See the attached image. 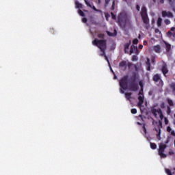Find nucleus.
Returning a JSON list of instances; mask_svg holds the SVG:
<instances>
[{
    "label": "nucleus",
    "instance_id": "f257e3e1",
    "mask_svg": "<svg viewBox=\"0 0 175 175\" xmlns=\"http://www.w3.org/2000/svg\"><path fill=\"white\" fill-rule=\"evenodd\" d=\"M92 44H94V46H96L100 50V51L102 52L101 56L105 57L106 61L108 62L109 65H110V62H109V58L106 55V49H107V40L95 38L92 41Z\"/></svg>",
    "mask_w": 175,
    "mask_h": 175
},
{
    "label": "nucleus",
    "instance_id": "f03ea898",
    "mask_svg": "<svg viewBox=\"0 0 175 175\" xmlns=\"http://www.w3.org/2000/svg\"><path fill=\"white\" fill-rule=\"evenodd\" d=\"M140 14L146 29H150V18L145 5L142 7Z\"/></svg>",
    "mask_w": 175,
    "mask_h": 175
},
{
    "label": "nucleus",
    "instance_id": "7ed1b4c3",
    "mask_svg": "<svg viewBox=\"0 0 175 175\" xmlns=\"http://www.w3.org/2000/svg\"><path fill=\"white\" fill-rule=\"evenodd\" d=\"M139 79V76L136 72L133 73L132 76L130 78V84L129 88L131 91H137L139 90V85L136 83L137 81V79Z\"/></svg>",
    "mask_w": 175,
    "mask_h": 175
},
{
    "label": "nucleus",
    "instance_id": "20e7f679",
    "mask_svg": "<svg viewBox=\"0 0 175 175\" xmlns=\"http://www.w3.org/2000/svg\"><path fill=\"white\" fill-rule=\"evenodd\" d=\"M128 79H129V76L124 75L119 81V85L121 88V93L124 94V91H126L128 90Z\"/></svg>",
    "mask_w": 175,
    "mask_h": 175
},
{
    "label": "nucleus",
    "instance_id": "39448f33",
    "mask_svg": "<svg viewBox=\"0 0 175 175\" xmlns=\"http://www.w3.org/2000/svg\"><path fill=\"white\" fill-rule=\"evenodd\" d=\"M167 148V145L161 143L159 146V150H158V154L160 156L161 158H166L167 155L166 154L163 153L165 152V150Z\"/></svg>",
    "mask_w": 175,
    "mask_h": 175
},
{
    "label": "nucleus",
    "instance_id": "423d86ee",
    "mask_svg": "<svg viewBox=\"0 0 175 175\" xmlns=\"http://www.w3.org/2000/svg\"><path fill=\"white\" fill-rule=\"evenodd\" d=\"M118 23L120 28H125L126 25V16L122 14H120L118 16Z\"/></svg>",
    "mask_w": 175,
    "mask_h": 175
},
{
    "label": "nucleus",
    "instance_id": "0eeeda50",
    "mask_svg": "<svg viewBox=\"0 0 175 175\" xmlns=\"http://www.w3.org/2000/svg\"><path fill=\"white\" fill-rule=\"evenodd\" d=\"M152 81L156 83L158 87H163V80L161 77V75L156 74L152 77Z\"/></svg>",
    "mask_w": 175,
    "mask_h": 175
},
{
    "label": "nucleus",
    "instance_id": "6e6552de",
    "mask_svg": "<svg viewBox=\"0 0 175 175\" xmlns=\"http://www.w3.org/2000/svg\"><path fill=\"white\" fill-rule=\"evenodd\" d=\"M139 96H138V106L139 107H142V105H143V103H144V94H143V89H140V91L139 92L138 94Z\"/></svg>",
    "mask_w": 175,
    "mask_h": 175
},
{
    "label": "nucleus",
    "instance_id": "1a4fd4ad",
    "mask_svg": "<svg viewBox=\"0 0 175 175\" xmlns=\"http://www.w3.org/2000/svg\"><path fill=\"white\" fill-rule=\"evenodd\" d=\"M131 65H132V63L126 64V62L125 61H122L119 64L120 68H123L124 70H126V66H128V68H131Z\"/></svg>",
    "mask_w": 175,
    "mask_h": 175
},
{
    "label": "nucleus",
    "instance_id": "9d476101",
    "mask_svg": "<svg viewBox=\"0 0 175 175\" xmlns=\"http://www.w3.org/2000/svg\"><path fill=\"white\" fill-rule=\"evenodd\" d=\"M161 72L163 75H164L165 77H166V75L169 73V70L167 69V64H166V63L165 62L163 64V66L161 67Z\"/></svg>",
    "mask_w": 175,
    "mask_h": 175
},
{
    "label": "nucleus",
    "instance_id": "9b49d317",
    "mask_svg": "<svg viewBox=\"0 0 175 175\" xmlns=\"http://www.w3.org/2000/svg\"><path fill=\"white\" fill-rule=\"evenodd\" d=\"M162 17H168L169 18H173V13L170 12L162 11Z\"/></svg>",
    "mask_w": 175,
    "mask_h": 175
},
{
    "label": "nucleus",
    "instance_id": "f8f14e48",
    "mask_svg": "<svg viewBox=\"0 0 175 175\" xmlns=\"http://www.w3.org/2000/svg\"><path fill=\"white\" fill-rule=\"evenodd\" d=\"M150 111L152 114L154 116V117H155V118L158 117V114L159 113V109H155V106H153V107H151ZM157 113H158V114H157Z\"/></svg>",
    "mask_w": 175,
    "mask_h": 175
},
{
    "label": "nucleus",
    "instance_id": "ddd939ff",
    "mask_svg": "<svg viewBox=\"0 0 175 175\" xmlns=\"http://www.w3.org/2000/svg\"><path fill=\"white\" fill-rule=\"evenodd\" d=\"M150 58L146 59V70L150 72L151 70V63L150 62Z\"/></svg>",
    "mask_w": 175,
    "mask_h": 175
},
{
    "label": "nucleus",
    "instance_id": "4468645a",
    "mask_svg": "<svg viewBox=\"0 0 175 175\" xmlns=\"http://www.w3.org/2000/svg\"><path fill=\"white\" fill-rule=\"evenodd\" d=\"M131 46V41L129 42H127L124 44V53L126 54H129V46Z\"/></svg>",
    "mask_w": 175,
    "mask_h": 175
},
{
    "label": "nucleus",
    "instance_id": "2eb2a0df",
    "mask_svg": "<svg viewBox=\"0 0 175 175\" xmlns=\"http://www.w3.org/2000/svg\"><path fill=\"white\" fill-rule=\"evenodd\" d=\"M153 50L155 51V53H161V45H155L153 46Z\"/></svg>",
    "mask_w": 175,
    "mask_h": 175
},
{
    "label": "nucleus",
    "instance_id": "dca6fc26",
    "mask_svg": "<svg viewBox=\"0 0 175 175\" xmlns=\"http://www.w3.org/2000/svg\"><path fill=\"white\" fill-rule=\"evenodd\" d=\"M164 43L165 44L166 51H167V53H169V51H170V49H172V45H170V44H169L165 41H164Z\"/></svg>",
    "mask_w": 175,
    "mask_h": 175
},
{
    "label": "nucleus",
    "instance_id": "f3484780",
    "mask_svg": "<svg viewBox=\"0 0 175 175\" xmlns=\"http://www.w3.org/2000/svg\"><path fill=\"white\" fill-rule=\"evenodd\" d=\"M167 102L171 107H173L174 106V103L173 102L172 99L167 98Z\"/></svg>",
    "mask_w": 175,
    "mask_h": 175
},
{
    "label": "nucleus",
    "instance_id": "a211bd4d",
    "mask_svg": "<svg viewBox=\"0 0 175 175\" xmlns=\"http://www.w3.org/2000/svg\"><path fill=\"white\" fill-rule=\"evenodd\" d=\"M156 132H157L156 135L157 139H158V140H161V129H156Z\"/></svg>",
    "mask_w": 175,
    "mask_h": 175
},
{
    "label": "nucleus",
    "instance_id": "6ab92c4d",
    "mask_svg": "<svg viewBox=\"0 0 175 175\" xmlns=\"http://www.w3.org/2000/svg\"><path fill=\"white\" fill-rule=\"evenodd\" d=\"M108 36H117V30H114V33H111L110 31H107Z\"/></svg>",
    "mask_w": 175,
    "mask_h": 175
},
{
    "label": "nucleus",
    "instance_id": "aec40b11",
    "mask_svg": "<svg viewBox=\"0 0 175 175\" xmlns=\"http://www.w3.org/2000/svg\"><path fill=\"white\" fill-rule=\"evenodd\" d=\"M131 96H132V93H125V98L126 99H127V100H131Z\"/></svg>",
    "mask_w": 175,
    "mask_h": 175
},
{
    "label": "nucleus",
    "instance_id": "412c9836",
    "mask_svg": "<svg viewBox=\"0 0 175 175\" xmlns=\"http://www.w3.org/2000/svg\"><path fill=\"white\" fill-rule=\"evenodd\" d=\"M157 24L158 27H161L162 25V18H158Z\"/></svg>",
    "mask_w": 175,
    "mask_h": 175
},
{
    "label": "nucleus",
    "instance_id": "4be33fe9",
    "mask_svg": "<svg viewBox=\"0 0 175 175\" xmlns=\"http://www.w3.org/2000/svg\"><path fill=\"white\" fill-rule=\"evenodd\" d=\"M150 145L152 150H157V144L150 142Z\"/></svg>",
    "mask_w": 175,
    "mask_h": 175
},
{
    "label": "nucleus",
    "instance_id": "5701e85b",
    "mask_svg": "<svg viewBox=\"0 0 175 175\" xmlns=\"http://www.w3.org/2000/svg\"><path fill=\"white\" fill-rule=\"evenodd\" d=\"M75 5L78 9H83V4L79 3L78 1L75 2Z\"/></svg>",
    "mask_w": 175,
    "mask_h": 175
},
{
    "label": "nucleus",
    "instance_id": "b1692460",
    "mask_svg": "<svg viewBox=\"0 0 175 175\" xmlns=\"http://www.w3.org/2000/svg\"><path fill=\"white\" fill-rule=\"evenodd\" d=\"M135 49H136V46H135L134 45H131L130 48V55H132V54H133V51Z\"/></svg>",
    "mask_w": 175,
    "mask_h": 175
},
{
    "label": "nucleus",
    "instance_id": "393cba45",
    "mask_svg": "<svg viewBox=\"0 0 175 175\" xmlns=\"http://www.w3.org/2000/svg\"><path fill=\"white\" fill-rule=\"evenodd\" d=\"M90 8H91V9H93V10H94V12H97L98 13H102V10L96 9L95 5H93V6L92 5V7H90Z\"/></svg>",
    "mask_w": 175,
    "mask_h": 175
},
{
    "label": "nucleus",
    "instance_id": "a878e982",
    "mask_svg": "<svg viewBox=\"0 0 175 175\" xmlns=\"http://www.w3.org/2000/svg\"><path fill=\"white\" fill-rule=\"evenodd\" d=\"M170 88L172 90V92L175 94V83H172L170 84Z\"/></svg>",
    "mask_w": 175,
    "mask_h": 175
},
{
    "label": "nucleus",
    "instance_id": "bb28decb",
    "mask_svg": "<svg viewBox=\"0 0 175 175\" xmlns=\"http://www.w3.org/2000/svg\"><path fill=\"white\" fill-rule=\"evenodd\" d=\"M159 116L160 117V118H163V113H162V109H161V108H159Z\"/></svg>",
    "mask_w": 175,
    "mask_h": 175
},
{
    "label": "nucleus",
    "instance_id": "cd10ccee",
    "mask_svg": "<svg viewBox=\"0 0 175 175\" xmlns=\"http://www.w3.org/2000/svg\"><path fill=\"white\" fill-rule=\"evenodd\" d=\"M116 9V1L113 0L112 5L111 7V10H114Z\"/></svg>",
    "mask_w": 175,
    "mask_h": 175
},
{
    "label": "nucleus",
    "instance_id": "c85d7f7f",
    "mask_svg": "<svg viewBox=\"0 0 175 175\" xmlns=\"http://www.w3.org/2000/svg\"><path fill=\"white\" fill-rule=\"evenodd\" d=\"M78 13L79 16H81V17H84L85 16V14H84V12H83V10H79Z\"/></svg>",
    "mask_w": 175,
    "mask_h": 175
},
{
    "label": "nucleus",
    "instance_id": "c756f323",
    "mask_svg": "<svg viewBox=\"0 0 175 175\" xmlns=\"http://www.w3.org/2000/svg\"><path fill=\"white\" fill-rule=\"evenodd\" d=\"M111 16L112 20H117V16H116V14H114V13L111 12Z\"/></svg>",
    "mask_w": 175,
    "mask_h": 175
},
{
    "label": "nucleus",
    "instance_id": "7c9ffc66",
    "mask_svg": "<svg viewBox=\"0 0 175 175\" xmlns=\"http://www.w3.org/2000/svg\"><path fill=\"white\" fill-rule=\"evenodd\" d=\"M98 38H99V39H104L105 38V34L99 33V34H98Z\"/></svg>",
    "mask_w": 175,
    "mask_h": 175
},
{
    "label": "nucleus",
    "instance_id": "2f4dec72",
    "mask_svg": "<svg viewBox=\"0 0 175 175\" xmlns=\"http://www.w3.org/2000/svg\"><path fill=\"white\" fill-rule=\"evenodd\" d=\"M105 16L107 21H109V18H110V14L109 13H105Z\"/></svg>",
    "mask_w": 175,
    "mask_h": 175
},
{
    "label": "nucleus",
    "instance_id": "473e14b6",
    "mask_svg": "<svg viewBox=\"0 0 175 175\" xmlns=\"http://www.w3.org/2000/svg\"><path fill=\"white\" fill-rule=\"evenodd\" d=\"M151 62L153 65L155 64V56H152L151 57Z\"/></svg>",
    "mask_w": 175,
    "mask_h": 175
},
{
    "label": "nucleus",
    "instance_id": "72a5a7b5",
    "mask_svg": "<svg viewBox=\"0 0 175 175\" xmlns=\"http://www.w3.org/2000/svg\"><path fill=\"white\" fill-rule=\"evenodd\" d=\"M164 23L166 25H169V24H170V20L169 19H165L164 20Z\"/></svg>",
    "mask_w": 175,
    "mask_h": 175
},
{
    "label": "nucleus",
    "instance_id": "f704fd0d",
    "mask_svg": "<svg viewBox=\"0 0 175 175\" xmlns=\"http://www.w3.org/2000/svg\"><path fill=\"white\" fill-rule=\"evenodd\" d=\"M138 43H139V40H137V38L133 40V44H137Z\"/></svg>",
    "mask_w": 175,
    "mask_h": 175
},
{
    "label": "nucleus",
    "instance_id": "c9c22d12",
    "mask_svg": "<svg viewBox=\"0 0 175 175\" xmlns=\"http://www.w3.org/2000/svg\"><path fill=\"white\" fill-rule=\"evenodd\" d=\"M84 1H85V5H87L89 8H92V5L90 3V2H88V1H87V0H84Z\"/></svg>",
    "mask_w": 175,
    "mask_h": 175
},
{
    "label": "nucleus",
    "instance_id": "e433bc0d",
    "mask_svg": "<svg viewBox=\"0 0 175 175\" xmlns=\"http://www.w3.org/2000/svg\"><path fill=\"white\" fill-rule=\"evenodd\" d=\"M167 114H170V113H172V109H170V107H167Z\"/></svg>",
    "mask_w": 175,
    "mask_h": 175
},
{
    "label": "nucleus",
    "instance_id": "4c0bfd02",
    "mask_svg": "<svg viewBox=\"0 0 175 175\" xmlns=\"http://www.w3.org/2000/svg\"><path fill=\"white\" fill-rule=\"evenodd\" d=\"M131 111L132 114H136V113H137V110L136 109H132Z\"/></svg>",
    "mask_w": 175,
    "mask_h": 175
},
{
    "label": "nucleus",
    "instance_id": "58836bf2",
    "mask_svg": "<svg viewBox=\"0 0 175 175\" xmlns=\"http://www.w3.org/2000/svg\"><path fill=\"white\" fill-rule=\"evenodd\" d=\"M132 61H137V56L133 55L132 57Z\"/></svg>",
    "mask_w": 175,
    "mask_h": 175
},
{
    "label": "nucleus",
    "instance_id": "ea45409f",
    "mask_svg": "<svg viewBox=\"0 0 175 175\" xmlns=\"http://www.w3.org/2000/svg\"><path fill=\"white\" fill-rule=\"evenodd\" d=\"M136 10L137 12H140V5H139L138 4L136 5Z\"/></svg>",
    "mask_w": 175,
    "mask_h": 175
},
{
    "label": "nucleus",
    "instance_id": "a19ab883",
    "mask_svg": "<svg viewBox=\"0 0 175 175\" xmlns=\"http://www.w3.org/2000/svg\"><path fill=\"white\" fill-rule=\"evenodd\" d=\"M172 131V127H170V126H167V132L170 133Z\"/></svg>",
    "mask_w": 175,
    "mask_h": 175
},
{
    "label": "nucleus",
    "instance_id": "79ce46f5",
    "mask_svg": "<svg viewBox=\"0 0 175 175\" xmlns=\"http://www.w3.org/2000/svg\"><path fill=\"white\" fill-rule=\"evenodd\" d=\"M139 85L141 87V90H143V82H142V81L139 82Z\"/></svg>",
    "mask_w": 175,
    "mask_h": 175
},
{
    "label": "nucleus",
    "instance_id": "37998d69",
    "mask_svg": "<svg viewBox=\"0 0 175 175\" xmlns=\"http://www.w3.org/2000/svg\"><path fill=\"white\" fill-rule=\"evenodd\" d=\"M135 54H137V55H139V49H137V47L135 46Z\"/></svg>",
    "mask_w": 175,
    "mask_h": 175
},
{
    "label": "nucleus",
    "instance_id": "c03bdc74",
    "mask_svg": "<svg viewBox=\"0 0 175 175\" xmlns=\"http://www.w3.org/2000/svg\"><path fill=\"white\" fill-rule=\"evenodd\" d=\"M82 21H83V23H87V21H88V20H87V18H83L82 19Z\"/></svg>",
    "mask_w": 175,
    "mask_h": 175
},
{
    "label": "nucleus",
    "instance_id": "a18cd8bd",
    "mask_svg": "<svg viewBox=\"0 0 175 175\" xmlns=\"http://www.w3.org/2000/svg\"><path fill=\"white\" fill-rule=\"evenodd\" d=\"M138 49H139V50L143 49V45H142V44L139 45Z\"/></svg>",
    "mask_w": 175,
    "mask_h": 175
},
{
    "label": "nucleus",
    "instance_id": "49530a36",
    "mask_svg": "<svg viewBox=\"0 0 175 175\" xmlns=\"http://www.w3.org/2000/svg\"><path fill=\"white\" fill-rule=\"evenodd\" d=\"M165 125H167L169 124V121L166 118L165 119Z\"/></svg>",
    "mask_w": 175,
    "mask_h": 175
},
{
    "label": "nucleus",
    "instance_id": "de8ad7c7",
    "mask_svg": "<svg viewBox=\"0 0 175 175\" xmlns=\"http://www.w3.org/2000/svg\"><path fill=\"white\" fill-rule=\"evenodd\" d=\"M105 5H109V2H110V0H105Z\"/></svg>",
    "mask_w": 175,
    "mask_h": 175
},
{
    "label": "nucleus",
    "instance_id": "09e8293b",
    "mask_svg": "<svg viewBox=\"0 0 175 175\" xmlns=\"http://www.w3.org/2000/svg\"><path fill=\"white\" fill-rule=\"evenodd\" d=\"M49 31H50L51 33H54V29L53 28L50 29Z\"/></svg>",
    "mask_w": 175,
    "mask_h": 175
},
{
    "label": "nucleus",
    "instance_id": "8fccbe9b",
    "mask_svg": "<svg viewBox=\"0 0 175 175\" xmlns=\"http://www.w3.org/2000/svg\"><path fill=\"white\" fill-rule=\"evenodd\" d=\"M111 70L114 74V79H117V76H116V73L113 71V69L111 68Z\"/></svg>",
    "mask_w": 175,
    "mask_h": 175
},
{
    "label": "nucleus",
    "instance_id": "3c124183",
    "mask_svg": "<svg viewBox=\"0 0 175 175\" xmlns=\"http://www.w3.org/2000/svg\"><path fill=\"white\" fill-rule=\"evenodd\" d=\"M143 128H144V131L145 133H147V129H146V126H143Z\"/></svg>",
    "mask_w": 175,
    "mask_h": 175
},
{
    "label": "nucleus",
    "instance_id": "603ef678",
    "mask_svg": "<svg viewBox=\"0 0 175 175\" xmlns=\"http://www.w3.org/2000/svg\"><path fill=\"white\" fill-rule=\"evenodd\" d=\"M171 135H172V136H175V132H174V131H171Z\"/></svg>",
    "mask_w": 175,
    "mask_h": 175
},
{
    "label": "nucleus",
    "instance_id": "864d4df0",
    "mask_svg": "<svg viewBox=\"0 0 175 175\" xmlns=\"http://www.w3.org/2000/svg\"><path fill=\"white\" fill-rule=\"evenodd\" d=\"M160 3H165V0H159Z\"/></svg>",
    "mask_w": 175,
    "mask_h": 175
},
{
    "label": "nucleus",
    "instance_id": "5fc2aeb1",
    "mask_svg": "<svg viewBox=\"0 0 175 175\" xmlns=\"http://www.w3.org/2000/svg\"><path fill=\"white\" fill-rule=\"evenodd\" d=\"M170 31H175V27H171Z\"/></svg>",
    "mask_w": 175,
    "mask_h": 175
},
{
    "label": "nucleus",
    "instance_id": "6e6d98bb",
    "mask_svg": "<svg viewBox=\"0 0 175 175\" xmlns=\"http://www.w3.org/2000/svg\"><path fill=\"white\" fill-rule=\"evenodd\" d=\"M161 107H162V109H163V107H165V103H163L161 104Z\"/></svg>",
    "mask_w": 175,
    "mask_h": 175
},
{
    "label": "nucleus",
    "instance_id": "4d7b16f0",
    "mask_svg": "<svg viewBox=\"0 0 175 175\" xmlns=\"http://www.w3.org/2000/svg\"><path fill=\"white\" fill-rule=\"evenodd\" d=\"M168 2L170 3V5H172V2H173V0H168Z\"/></svg>",
    "mask_w": 175,
    "mask_h": 175
},
{
    "label": "nucleus",
    "instance_id": "13d9d810",
    "mask_svg": "<svg viewBox=\"0 0 175 175\" xmlns=\"http://www.w3.org/2000/svg\"><path fill=\"white\" fill-rule=\"evenodd\" d=\"M169 154H170V155H173L174 153H173V152L170 151V152H169Z\"/></svg>",
    "mask_w": 175,
    "mask_h": 175
},
{
    "label": "nucleus",
    "instance_id": "bf43d9fd",
    "mask_svg": "<svg viewBox=\"0 0 175 175\" xmlns=\"http://www.w3.org/2000/svg\"><path fill=\"white\" fill-rule=\"evenodd\" d=\"M155 32H159V29H155Z\"/></svg>",
    "mask_w": 175,
    "mask_h": 175
},
{
    "label": "nucleus",
    "instance_id": "052dcab7",
    "mask_svg": "<svg viewBox=\"0 0 175 175\" xmlns=\"http://www.w3.org/2000/svg\"><path fill=\"white\" fill-rule=\"evenodd\" d=\"M144 44H147V41H144Z\"/></svg>",
    "mask_w": 175,
    "mask_h": 175
},
{
    "label": "nucleus",
    "instance_id": "680f3d73",
    "mask_svg": "<svg viewBox=\"0 0 175 175\" xmlns=\"http://www.w3.org/2000/svg\"><path fill=\"white\" fill-rule=\"evenodd\" d=\"M98 3H101V1L100 0H98Z\"/></svg>",
    "mask_w": 175,
    "mask_h": 175
},
{
    "label": "nucleus",
    "instance_id": "e2e57ef3",
    "mask_svg": "<svg viewBox=\"0 0 175 175\" xmlns=\"http://www.w3.org/2000/svg\"><path fill=\"white\" fill-rule=\"evenodd\" d=\"M123 2H128V0H122Z\"/></svg>",
    "mask_w": 175,
    "mask_h": 175
},
{
    "label": "nucleus",
    "instance_id": "0e129e2a",
    "mask_svg": "<svg viewBox=\"0 0 175 175\" xmlns=\"http://www.w3.org/2000/svg\"><path fill=\"white\" fill-rule=\"evenodd\" d=\"M172 10L175 12V7L172 8Z\"/></svg>",
    "mask_w": 175,
    "mask_h": 175
},
{
    "label": "nucleus",
    "instance_id": "69168bd1",
    "mask_svg": "<svg viewBox=\"0 0 175 175\" xmlns=\"http://www.w3.org/2000/svg\"><path fill=\"white\" fill-rule=\"evenodd\" d=\"M152 1L154 2V3H155V2H157V0H152Z\"/></svg>",
    "mask_w": 175,
    "mask_h": 175
},
{
    "label": "nucleus",
    "instance_id": "338daca9",
    "mask_svg": "<svg viewBox=\"0 0 175 175\" xmlns=\"http://www.w3.org/2000/svg\"><path fill=\"white\" fill-rule=\"evenodd\" d=\"M173 170H174V171H175V167L173 169Z\"/></svg>",
    "mask_w": 175,
    "mask_h": 175
},
{
    "label": "nucleus",
    "instance_id": "774afa93",
    "mask_svg": "<svg viewBox=\"0 0 175 175\" xmlns=\"http://www.w3.org/2000/svg\"><path fill=\"white\" fill-rule=\"evenodd\" d=\"M139 38H140V35L139 36Z\"/></svg>",
    "mask_w": 175,
    "mask_h": 175
}]
</instances>
